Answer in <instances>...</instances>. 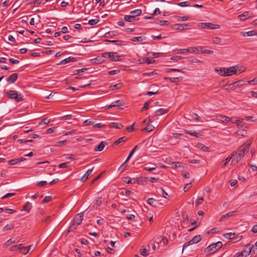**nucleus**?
Wrapping results in <instances>:
<instances>
[{
  "label": "nucleus",
  "mask_w": 257,
  "mask_h": 257,
  "mask_svg": "<svg viewBox=\"0 0 257 257\" xmlns=\"http://www.w3.org/2000/svg\"><path fill=\"white\" fill-rule=\"evenodd\" d=\"M177 20L178 21H186L188 20V18L187 17H180L178 16Z\"/></svg>",
  "instance_id": "680f3d73"
},
{
  "label": "nucleus",
  "mask_w": 257,
  "mask_h": 257,
  "mask_svg": "<svg viewBox=\"0 0 257 257\" xmlns=\"http://www.w3.org/2000/svg\"><path fill=\"white\" fill-rule=\"evenodd\" d=\"M212 42L215 44H220L221 42V39L219 37H214L212 39Z\"/></svg>",
  "instance_id": "e433bc0d"
},
{
  "label": "nucleus",
  "mask_w": 257,
  "mask_h": 257,
  "mask_svg": "<svg viewBox=\"0 0 257 257\" xmlns=\"http://www.w3.org/2000/svg\"><path fill=\"white\" fill-rule=\"evenodd\" d=\"M15 210L12 209L10 208H5V211H4L6 213H8L9 214H11L15 212Z\"/></svg>",
  "instance_id": "a18cd8bd"
},
{
  "label": "nucleus",
  "mask_w": 257,
  "mask_h": 257,
  "mask_svg": "<svg viewBox=\"0 0 257 257\" xmlns=\"http://www.w3.org/2000/svg\"><path fill=\"white\" fill-rule=\"evenodd\" d=\"M166 72H181V70H180V69H166Z\"/></svg>",
  "instance_id": "052dcab7"
},
{
  "label": "nucleus",
  "mask_w": 257,
  "mask_h": 257,
  "mask_svg": "<svg viewBox=\"0 0 257 257\" xmlns=\"http://www.w3.org/2000/svg\"><path fill=\"white\" fill-rule=\"evenodd\" d=\"M176 54L192 53L198 54L199 50L196 47H189L187 49H176L174 51Z\"/></svg>",
  "instance_id": "0eeeda50"
},
{
  "label": "nucleus",
  "mask_w": 257,
  "mask_h": 257,
  "mask_svg": "<svg viewBox=\"0 0 257 257\" xmlns=\"http://www.w3.org/2000/svg\"><path fill=\"white\" fill-rule=\"evenodd\" d=\"M175 29L177 30H189L190 28L189 27V25L187 24H179L175 25Z\"/></svg>",
  "instance_id": "dca6fc26"
},
{
  "label": "nucleus",
  "mask_w": 257,
  "mask_h": 257,
  "mask_svg": "<svg viewBox=\"0 0 257 257\" xmlns=\"http://www.w3.org/2000/svg\"><path fill=\"white\" fill-rule=\"evenodd\" d=\"M235 212H236L235 211L228 212L226 214L222 215L221 217L219 219V221H223L225 220V219H226L227 218H228L229 217H231L234 216Z\"/></svg>",
  "instance_id": "ddd939ff"
},
{
  "label": "nucleus",
  "mask_w": 257,
  "mask_h": 257,
  "mask_svg": "<svg viewBox=\"0 0 257 257\" xmlns=\"http://www.w3.org/2000/svg\"><path fill=\"white\" fill-rule=\"evenodd\" d=\"M15 195V193H8L7 194H6L5 196H4L2 199H5V198H9V197H12V196H14V195Z\"/></svg>",
  "instance_id": "13d9d810"
},
{
  "label": "nucleus",
  "mask_w": 257,
  "mask_h": 257,
  "mask_svg": "<svg viewBox=\"0 0 257 257\" xmlns=\"http://www.w3.org/2000/svg\"><path fill=\"white\" fill-rule=\"evenodd\" d=\"M182 57L181 56H172L171 58V59L172 60H173V61H178L181 59H182Z\"/></svg>",
  "instance_id": "49530a36"
},
{
  "label": "nucleus",
  "mask_w": 257,
  "mask_h": 257,
  "mask_svg": "<svg viewBox=\"0 0 257 257\" xmlns=\"http://www.w3.org/2000/svg\"><path fill=\"white\" fill-rule=\"evenodd\" d=\"M246 248L247 249V252H252V255L257 254V241L255 242L254 245H251L250 244H247L246 245Z\"/></svg>",
  "instance_id": "f8f14e48"
},
{
  "label": "nucleus",
  "mask_w": 257,
  "mask_h": 257,
  "mask_svg": "<svg viewBox=\"0 0 257 257\" xmlns=\"http://www.w3.org/2000/svg\"><path fill=\"white\" fill-rule=\"evenodd\" d=\"M154 128V126L151 124H148L146 126V127L144 128V130L148 132H150L153 130Z\"/></svg>",
  "instance_id": "a19ab883"
},
{
  "label": "nucleus",
  "mask_w": 257,
  "mask_h": 257,
  "mask_svg": "<svg viewBox=\"0 0 257 257\" xmlns=\"http://www.w3.org/2000/svg\"><path fill=\"white\" fill-rule=\"evenodd\" d=\"M83 218V213L77 214L73 219L72 223L69 228V232L76 228L77 226L80 225Z\"/></svg>",
  "instance_id": "7ed1b4c3"
},
{
  "label": "nucleus",
  "mask_w": 257,
  "mask_h": 257,
  "mask_svg": "<svg viewBox=\"0 0 257 257\" xmlns=\"http://www.w3.org/2000/svg\"><path fill=\"white\" fill-rule=\"evenodd\" d=\"M8 97L14 99L16 102H20L23 100V95L22 94H19L15 90H9L7 92Z\"/></svg>",
  "instance_id": "20e7f679"
},
{
  "label": "nucleus",
  "mask_w": 257,
  "mask_h": 257,
  "mask_svg": "<svg viewBox=\"0 0 257 257\" xmlns=\"http://www.w3.org/2000/svg\"><path fill=\"white\" fill-rule=\"evenodd\" d=\"M235 67L236 70V73L240 74L245 71V68L243 66H236Z\"/></svg>",
  "instance_id": "bb28decb"
},
{
  "label": "nucleus",
  "mask_w": 257,
  "mask_h": 257,
  "mask_svg": "<svg viewBox=\"0 0 257 257\" xmlns=\"http://www.w3.org/2000/svg\"><path fill=\"white\" fill-rule=\"evenodd\" d=\"M243 118H238L236 117V121L234 122V123H236L237 125H240L241 123L243 122Z\"/></svg>",
  "instance_id": "6e6d98bb"
},
{
  "label": "nucleus",
  "mask_w": 257,
  "mask_h": 257,
  "mask_svg": "<svg viewBox=\"0 0 257 257\" xmlns=\"http://www.w3.org/2000/svg\"><path fill=\"white\" fill-rule=\"evenodd\" d=\"M146 179L147 180H148L152 183H156L158 181V179L154 177H151V178L146 177Z\"/></svg>",
  "instance_id": "4d7b16f0"
},
{
  "label": "nucleus",
  "mask_w": 257,
  "mask_h": 257,
  "mask_svg": "<svg viewBox=\"0 0 257 257\" xmlns=\"http://www.w3.org/2000/svg\"><path fill=\"white\" fill-rule=\"evenodd\" d=\"M102 202V198L101 197H98L96 198L94 205H96V206H99Z\"/></svg>",
  "instance_id": "ea45409f"
},
{
  "label": "nucleus",
  "mask_w": 257,
  "mask_h": 257,
  "mask_svg": "<svg viewBox=\"0 0 257 257\" xmlns=\"http://www.w3.org/2000/svg\"><path fill=\"white\" fill-rule=\"evenodd\" d=\"M201 27L203 29H208L210 30L217 29L220 28L218 25H214L210 23H202L200 24Z\"/></svg>",
  "instance_id": "9b49d317"
},
{
  "label": "nucleus",
  "mask_w": 257,
  "mask_h": 257,
  "mask_svg": "<svg viewBox=\"0 0 257 257\" xmlns=\"http://www.w3.org/2000/svg\"><path fill=\"white\" fill-rule=\"evenodd\" d=\"M247 37L252 36L255 35L256 32L255 31H250L246 32Z\"/></svg>",
  "instance_id": "0e129e2a"
},
{
  "label": "nucleus",
  "mask_w": 257,
  "mask_h": 257,
  "mask_svg": "<svg viewBox=\"0 0 257 257\" xmlns=\"http://www.w3.org/2000/svg\"><path fill=\"white\" fill-rule=\"evenodd\" d=\"M147 202L149 204H150V205H151L153 206V207H155V203H156V200H155V199H153V198H149V199L147 200Z\"/></svg>",
  "instance_id": "72a5a7b5"
},
{
  "label": "nucleus",
  "mask_w": 257,
  "mask_h": 257,
  "mask_svg": "<svg viewBox=\"0 0 257 257\" xmlns=\"http://www.w3.org/2000/svg\"><path fill=\"white\" fill-rule=\"evenodd\" d=\"M120 71L119 70H114L108 72L109 75H114L119 73Z\"/></svg>",
  "instance_id": "774afa93"
},
{
  "label": "nucleus",
  "mask_w": 257,
  "mask_h": 257,
  "mask_svg": "<svg viewBox=\"0 0 257 257\" xmlns=\"http://www.w3.org/2000/svg\"><path fill=\"white\" fill-rule=\"evenodd\" d=\"M148 165H149V164H146V166L144 168V169L145 170L151 172V171H152L155 170V169H156L155 167H148V166H147Z\"/></svg>",
  "instance_id": "603ef678"
},
{
  "label": "nucleus",
  "mask_w": 257,
  "mask_h": 257,
  "mask_svg": "<svg viewBox=\"0 0 257 257\" xmlns=\"http://www.w3.org/2000/svg\"><path fill=\"white\" fill-rule=\"evenodd\" d=\"M217 120L222 122H226L228 124L234 123V122L236 121V117H233L229 118L225 115H220L217 117Z\"/></svg>",
  "instance_id": "6e6552de"
},
{
  "label": "nucleus",
  "mask_w": 257,
  "mask_h": 257,
  "mask_svg": "<svg viewBox=\"0 0 257 257\" xmlns=\"http://www.w3.org/2000/svg\"><path fill=\"white\" fill-rule=\"evenodd\" d=\"M168 112V109L164 108H160L156 111V115L159 116L163 115Z\"/></svg>",
  "instance_id": "a878e982"
},
{
  "label": "nucleus",
  "mask_w": 257,
  "mask_h": 257,
  "mask_svg": "<svg viewBox=\"0 0 257 257\" xmlns=\"http://www.w3.org/2000/svg\"><path fill=\"white\" fill-rule=\"evenodd\" d=\"M222 246V243L221 241H218L216 243H212L209 245L205 250V252L208 255L213 254L218 251Z\"/></svg>",
  "instance_id": "f03ea898"
},
{
  "label": "nucleus",
  "mask_w": 257,
  "mask_h": 257,
  "mask_svg": "<svg viewBox=\"0 0 257 257\" xmlns=\"http://www.w3.org/2000/svg\"><path fill=\"white\" fill-rule=\"evenodd\" d=\"M122 86V84L121 83H119L113 85H111L109 88H110L111 90H114L121 88Z\"/></svg>",
  "instance_id": "cd10ccee"
},
{
  "label": "nucleus",
  "mask_w": 257,
  "mask_h": 257,
  "mask_svg": "<svg viewBox=\"0 0 257 257\" xmlns=\"http://www.w3.org/2000/svg\"><path fill=\"white\" fill-rule=\"evenodd\" d=\"M92 170L93 168L88 169L85 174L81 178V181L83 182L85 181L88 179L89 176L91 174Z\"/></svg>",
  "instance_id": "a211bd4d"
},
{
  "label": "nucleus",
  "mask_w": 257,
  "mask_h": 257,
  "mask_svg": "<svg viewBox=\"0 0 257 257\" xmlns=\"http://www.w3.org/2000/svg\"><path fill=\"white\" fill-rule=\"evenodd\" d=\"M248 84H257V77L251 80L247 81Z\"/></svg>",
  "instance_id": "69168bd1"
},
{
  "label": "nucleus",
  "mask_w": 257,
  "mask_h": 257,
  "mask_svg": "<svg viewBox=\"0 0 257 257\" xmlns=\"http://www.w3.org/2000/svg\"><path fill=\"white\" fill-rule=\"evenodd\" d=\"M203 201H204L203 198L201 197V198H198L196 201V203H195L196 206H198V205L201 204L203 203Z\"/></svg>",
  "instance_id": "3c124183"
},
{
  "label": "nucleus",
  "mask_w": 257,
  "mask_h": 257,
  "mask_svg": "<svg viewBox=\"0 0 257 257\" xmlns=\"http://www.w3.org/2000/svg\"><path fill=\"white\" fill-rule=\"evenodd\" d=\"M52 197L51 196H46L44 198V199L42 200V203L43 204H45V203H48V202H50L52 200Z\"/></svg>",
  "instance_id": "c9c22d12"
},
{
  "label": "nucleus",
  "mask_w": 257,
  "mask_h": 257,
  "mask_svg": "<svg viewBox=\"0 0 257 257\" xmlns=\"http://www.w3.org/2000/svg\"><path fill=\"white\" fill-rule=\"evenodd\" d=\"M201 239V237L200 235L195 236L191 240L184 244L183 246V250H184L189 245L198 243ZM182 251H183V250Z\"/></svg>",
  "instance_id": "9d476101"
},
{
  "label": "nucleus",
  "mask_w": 257,
  "mask_h": 257,
  "mask_svg": "<svg viewBox=\"0 0 257 257\" xmlns=\"http://www.w3.org/2000/svg\"><path fill=\"white\" fill-rule=\"evenodd\" d=\"M224 236L227 239H233L236 236V234L231 232L226 233L224 234Z\"/></svg>",
  "instance_id": "393cba45"
},
{
  "label": "nucleus",
  "mask_w": 257,
  "mask_h": 257,
  "mask_svg": "<svg viewBox=\"0 0 257 257\" xmlns=\"http://www.w3.org/2000/svg\"><path fill=\"white\" fill-rule=\"evenodd\" d=\"M251 144V141H249L242 146H240L237 153H235V156L232 160L231 163H237L242 158L245 154L248 151L250 146Z\"/></svg>",
  "instance_id": "f257e3e1"
},
{
  "label": "nucleus",
  "mask_w": 257,
  "mask_h": 257,
  "mask_svg": "<svg viewBox=\"0 0 257 257\" xmlns=\"http://www.w3.org/2000/svg\"><path fill=\"white\" fill-rule=\"evenodd\" d=\"M72 118V115L71 114H67L66 115H64L61 117L60 119L61 120H68Z\"/></svg>",
  "instance_id": "5fc2aeb1"
},
{
  "label": "nucleus",
  "mask_w": 257,
  "mask_h": 257,
  "mask_svg": "<svg viewBox=\"0 0 257 257\" xmlns=\"http://www.w3.org/2000/svg\"><path fill=\"white\" fill-rule=\"evenodd\" d=\"M32 208V204L30 202H27L24 205L21 211H25L29 212Z\"/></svg>",
  "instance_id": "aec40b11"
},
{
  "label": "nucleus",
  "mask_w": 257,
  "mask_h": 257,
  "mask_svg": "<svg viewBox=\"0 0 257 257\" xmlns=\"http://www.w3.org/2000/svg\"><path fill=\"white\" fill-rule=\"evenodd\" d=\"M185 132L186 134H189L192 136H194V137H198V133H196V132H191V131H188V130H185Z\"/></svg>",
  "instance_id": "79ce46f5"
},
{
  "label": "nucleus",
  "mask_w": 257,
  "mask_h": 257,
  "mask_svg": "<svg viewBox=\"0 0 257 257\" xmlns=\"http://www.w3.org/2000/svg\"><path fill=\"white\" fill-rule=\"evenodd\" d=\"M107 143L105 142H101L97 147H96L94 150L96 152H100L103 150Z\"/></svg>",
  "instance_id": "f3484780"
},
{
  "label": "nucleus",
  "mask_w": 257,
  "mask_h": 257,
  "mask_svg": "<svg viewBox=\"0 0 257 257\" xmlns=\"http://www.w3.org/2000/svg\"><path fill=\"white\" fill-rule=\"evenodd\" d=\"M76 60V58H74V57H69L63 60H62L60 62V64H66V63H68L70 62H74V61H75Z\"/></svg>",
  "instance_id": "6ab92c4d"
},
{
  "label": "nucleus",
  "mask_w": 257,
  "mask_h": 257,
  "mask_svg": "<svg viewBox=\"0 0 257 257\" xmlns=\"http://www.w3.org/2000/svg\"><path fill=\"white\" fill-rule=\"evenodd\" d=\"M109 126L112 128L120 129L122 127V125L121 123H119L116 122H112L109 123Z\"/></svg>",
  "instance_id": "412c9836"
},
{
  "label": "nucleus",
  "mask_w": 257,
  "mask_h": 257,
  "mask_svg": "<svg viewBox=\"0 0 257 257\" xmlns=\"http://www.w3.org/2000/svg\"><path fill=\"white\" fill-rule=\"evenodd\" d=\"M124 19L125 21L128 22H133L136 20V18H135L134 16L132 15H125Z\"/></svg>",
  "instance_id": "4be33fe9"
},
{
  "label": "nucleus",
  "mask_w": 257,
  "mask_h": 257,
  "mask_svg": "<svg viewBox=\"0 0 257 257\" xmlns=\"http://www.w3.org/2000/svg\"><path fill=\"white\" fill-rule=\"evenodd\" d=\"M126 140L127 139L125 137L120 138L114 142V144L115 145H118L120 143L125 142Z\"/></svg>",
  "instance_id": "c85d7f7f"
},
{
  "label": "nucleus",
  "mask_w": 257,
  "mask_h": 257,
  "mask_svg": "<svg viewBox=\"0 0 257 257\" xmlns=\"http://www.w3.org/2000/svg\"><path fill=\"white\" fill-rule=\"evenodd\" d=\"M102 57L108 58L112 61H118L121 60V56L118 55L116 52H105L102 54Z\"/></svg>",
  "instance_id": "39448f33"
},
{
  "label": "nucleus",
  "mask_w": 257,
  "mask_h": 257,
  "mask_svg": "<svg viewBox=\"0 0 257 257\" xmlns=\"http://www.w3.org/2000/svg\"><path fill=\"white\" fill-rule=\"evenodd\" d=\"M192 187L191 183H187L184 187L185 192L188 191Z\"/></svg>",
  "instance_id": "09e8293b"
},
{
  "label": "nucleus",
  "mask_w": 257,
  "mask_h": 257,
  "mask_svg": "<svg viewBox=\"0 0 257 257\" xmlns=\"http://www.w3.org/2000/svg\"><path fill=\"white\" fill-rule=\"evenodd\" d=\"M26 159L23 157H20L19 158H17L15 159L10 160L9 161V164L11 165H14L17 164L18 163L23 162L25 160H26Z\"/></svg>",
  "instance_id": "2eb2a0df"
},
{
  "label": "nucleus",
  "mask_w": 257,
  "mask_h": 257,
  "mask_svg": "<svg viewBox=\"0 0 257 257\" xmlns=\"http://www.w3.org/2000/svg\"><path fill=\"white\" fill-rule=\"evenodd\" d=\"M27 248L28 247H21V252L24 254L28 253V251Z\"/></svg>",
  "instance_id": "e2e57ef3"
},
{
  "label": "nucleus",
  "mask_w": 257,
  "mask_h": 257,
  "mask_svg": "<svg viewBox=\"0 0 257 257\" xmlns=\"http://www.w3.org/2000/svg\"><path fill=\"white\" fill-rule=\"evenodd\" d=\"M109 42L111 43H114L115 44L117 45H121L122 43V41L120 40H112V41H109Z\"/></svg>",
  "instance_id": "bf43d9fd"
},
{
  "label": "nucleus",
  "mask_w": 257,
  "mask_h": 257,
  "mask_svg": "<svg viewBox=\"0 0 257 257\" xmlns=\"http://www.w3.org/2000/svg\"><path fill=\"white\" fill-rule=\"evenodd\" d=\"M14 225L12 224H7L4 227L3 231H6L8 230H11L13 228H14Z\"/></svg>",
  "instance_id": "473e14b6"
},
{
  "label": "nucleus",
  "mask_w": 257,
  "mask_h": 257,
  "mask_svg": "<svg viewBox=\"0 0 257 257\" xmlns=\"http://www.w3.org/2000/svg\"><path fill=\"white\" fill-rule=\"evenodd\" d=\"M200 51L202 53H206L209 54H212L213 53V51L212 50H206L204 49L203 47H200Z\"/></svg>",
  "instance_id": "2f4dec72"
},
{
  "label": "nucleus",
  "mask_w": 257,
  "mask_h": 257,
  "mask_svg": "<svg viewBox=\"0 0 257 257\" xmlns=\"http://www.w3.org/2000/svg\"><path fill=\"white\" fill-rule=\"evenodd\" d=\"M188 61L191 63H202V62L201 60H198L196 58H189L188 59Z\"/></svg>",
  "instance_id": "c756f323"
},
{
  "label": "nucleus",
  "mask_w": 257,
  "mask_h": 257,
  "mask_svg": "<svg viewBox=\"0 0 257 257\" xmlns=\"http://www.w3.org/2000/svg\"><path fill=\"white\" fill-rule=\"evenodd\" d=\"M68 164V162L61 163L59 165V168H65L67 167Z\"/></svg>",
  "instance_id": "338daca9"
},
{
  "label": "nucleus",
  "mask_w": 257,
  "mask_h": 257,
  "mask_svg": "<svg viewBox=\"0 0 257 257\" xmlns=\"http://www.w3.org/2000/svg\"><path fill=\"white\" fill-rule=\"evenodd\" d=\"M144 40V38L140 36V37H135L132 38L131 40L133 42H142Z\"/></svg>",
  "instance_id": "7c9ffc66"
},
{
  "label": "nucleus",
  "mask_w": 257,
  "mask_h": 257,
  "mask_svg": "<svg viewBox=\"0 0 257 257\" xmlns=\"http://www.w3.org/2000/svg\"><path fill=\"white\" fill-rule=\"evenodd\" d=\"M177 5L182 7H185L189 6V3L188 2H183L178 3Z\"/></svg>",
  "instance_id": "de8ad7c7"
},
{
  "label": "nucleus",
  "mask_w": 257,
  "mask_h": 257,
  "mask_svg": "<svg viewBox=\"0 0 257 257\" xmlns=\"http://www.w3.org/2000/svg\"><path fill=\"white\" fill-rule=\"evenodd\" d=\"M99 20L97 19H91L89 20L88 24L90 25H94L98 23Z\"/></svg>",
  "instance_id": "37998d69"
},
{
  "label": "nucleus",
  "mask_w": 257,
  "mask_h": 257,
  "mask_svg": "<svg viewBox=\"0 0 257 257\" xmlns=\"http://www.w3.org/2000/svg\"><path fill=\"white\" fill-rule=\"evenodd\" d=\"M164 79L167 80H170L171 82H178L179 81L181 80L182 79L181 77H165Z\"/></svg>",
  "instance_id": "b1692460"
},
{
  "label": "nucleus",
  "mask_w": 257,
  "mask_h": 257,
  "mask_svg": "<svg viewBox=\"0 0 257 257\" xmlns=\"http://www.w3.org/2000/svg\"><path fill=\"white\" fill-rule=\"evenodd\" d=\"M142 14V10L141 9H137L134 11H132L130 12L131 15L134 16L135 18H136V17L141 15Z\"/></svg>",
  "instance_id": "5701e85b"
},
{
  "label": "nucleus",
  "mask_w": 257,
  "mask_h": 257,
  "mask_svg": "<svg viewBox=\"0 0 257 257\" xmlns=\"http://www.w3.org/2000/svg\"><path fill=\"white\" fill-rule=\"evenodd\" d=\"M18 77L17 73H13L8 78L7 81L9 83H14L17 80Z\"/></svg>",
  "instance_id": "4468645a"
},
{
  "label": "nucleus",
  "mask_w": 257,
  "mask_h": 257,
  "mask_svg": "<svg viewBox=\"0 0 257 257\" xmlns=\"http://www.w3.org/2000/svg\"><path fill=\"white\" fill-rule=\"evenodd\" d=\"M50 122V119H48L47 118H43L39 123V125L42 124H48Z\"/></svg>",
  "instance_id": "4c0bfd02"
},
{
  "label": "nucleus",
  "mask_w": 257,
  "mask_h": 257,
  "mask_svg": "<svg viewBox=\"0 0 257 257\" xmlns=\"http://www.w3.org/2000/svg\"><path fill=\"white\" fill-rule=\"evenodd\" d=\"M9 61L11 64H17L19 63V60L14 59L13 58H10L9 59Z\"/></svg>",
  "instance_id": "8fccbe9b"
},
{
  "label": "nucleus",
  "mask_w": 257,
  "mask_h": 257,
  "mask_svg": "<svg viewBox=\"0 0 257 257\" xmlns=\"http://www.w3.org/2000/svg\"><path fill=\"white\" fill-rule=\"evenodd\" d=\"M112 104L115 105V107H116L119 106H122L123 105V102L121 100H118L112 102Z\"/></svg>",
  "instance_id": "f704fd0d"
},
{
  "label": "nucleus",
  "mask_w": 257,
  "mask_h": 257,
  "mask_svg": "<svg viewBox=\"0 0 257 257\" xmlns=\"http://www.w3.org/2000/svg\"><path fill=\"white\" fill-rule=\"evenodd\" d=\"M149 104H150L149 101L146 102L144 104V106L143 107V108H142L141 111H143L144 110H147L149 108Z\"/></svg>",
  "instance_id": "864d4df0"
},
{
  "label": "nucleus",
  "mask_w": 257,
  "mask_h": 257,
  "mask_svg": "<svg viewBox=\"0 0 257 257\" xmlns=\"http://www.w3.org/2000/svg\"><path fill=\"white\" fill-rule=\"evenodd\" d=\"M220 73L222 76H231L236 74V70L235 66L230 67L228 68H222L220 69Z\"/></svg>",
  "instance_id": "423d86ee"
},
{
  "label": "nucleus",
  "mask_w": 257,
  "mask_h": 257,
  "mask_svg": "<svg viewBox=\"0 0 257 257\" xmlns=\"http://www.w3.org/2000/svg\"><path fill=\"white\" fill-rule=\"evenodd\" d=\"M231 156H229L223 161V164L222 166L223 168H225L226 167V166L228 164L229 162L231 160Z\"/></svg>",
  "instance_id": "58836bf2"
},
{
  "label": "nucleus",
  "mask_w": 257,
  "mask_h": 257,
  "mask_svg": "<svg viewBox=\"0 0 257 257\" xmlns=\"http://www.w3.org/2000/svg\"><path fill=\"white\" fill-rule=\"evenodd\" d=\"M244 84V80H239L230 84L226 89L233 90L239 87V86L243 85Z\"/></svg>",
  "instance_id": "1a4fd4ad"
},
{
  "label": "nucleus",
  "mask_w": 257,
  "mask_h": 257,
  "mask_svg": "<svg viewBox=\"0 0 257 257\" xmlns=\"http://www.w3.org/2000/svg\"><path fill=\"white\" fill-rule=\"evenodd\" d=\"M148 250L146 248H144V249L140 250L141 254L144 256H146L148 255Z\"/></svg>",
  "instance_id": "c03bdc74"
}]
</instances>
